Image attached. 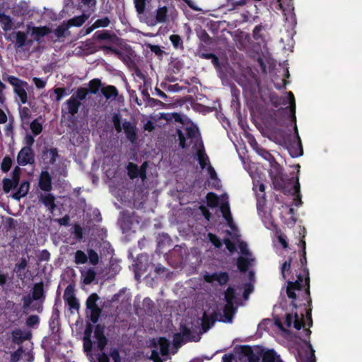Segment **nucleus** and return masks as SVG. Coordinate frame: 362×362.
Returning <instances> with one entry per match:
<instances>
[{"mask_svg":"<svg viewBox=\"0 0 362 362\" xmlns=\"http://www.w3.org/2000/svg\"><path fill=\"white\" fill-rule=\"evenodd\" d=\"M94 337L96 340L97 349L99 351H104L107 344L108 340L105 335V326L97 324L95 327Z\"/></svg>","mask_w":362,"mask_h":362,"instance_id":"ddd939ff","label":"nucleus"},{"mask_svg":"<svg viewBox=\"0 0 362 362\" xmlns=\"http://www.w3.org/2000/svg\"><path fill=\"white\" fill-rule=\"evenodd\" d=\"M88 261V257L82 250H77L75 253V263L77 264H85Z\"/></svg>","mask_w":362,"mask_h":362,"instance_id":"603ef678","label":"nucleus"},{"mask_svg":"<svg viewBox=\"0 0 362 362\" xmlns=\"http://www.w3.org/2000/svg\"><path fill=\"white\" fill-rule=\"evenodd\" d=\"M217 320V313H214L212 315L208 316L206 313L204 314L202 320V333L207 332Z\"/></svg>","mask_w":362,"mask_h":362,"instance_id":"b1692460","label":"nucleus"},{"mask_svg":"<svg viewBox=\"0 0 362 362\" xmlns=\"http://www.w3.org/2000/svg\"><path fill=\"white\" fill-rule=\"evenodd\" d=\"M229 281V274L226 272H218V275L217 277L218 284L220 286H225Z\"/></svg>","mask_w":362,"mask_h":362,"instance_id":"864d4df0","label":"nucleus"},{"mask_svg":"<svg viewBox=\"0 0 362 362\" xmlns=\"http://www.w3.org/2000/svg\"><path fill=\"white\" fill-rule=\"evenodd\" d=\"M15 34V44L14 48L16 52L24 51V47H26L27 33L23 31H17Z\"/></svg>","mask_w":362,"mask_h":362,"instance_id":"412c9836","label":"nucleus"},{"mask_svg":"<svg viewBox=\"0 0 362 362\" xmlns=\"http://www.w3.org/2000/svg\"><path fill=\"white\" fill-rule=\"evenodd\" d=\"M261 357L262 362H276L279 356L276 355L274 349H268L267 351L263 350Z\"/></svg>","mask_w":362,"mask_h":362,"instance_id":"473e14b6","label":"nucleus"},{"mask_svg":"<svg viewBox=\"0 0 362 362\" xmlns=\"http://www.w3.org/2000/svg\"><path fill=\"white\" fill-rule=\"evenodd\" d=\"M2 78L4 81L8 82L13 86V91L18 98L21 104H25L28 103L27 90L31 87L27 81H23L17 76L8 75L7 74H3Z\"/></svg>","mask_w":362,"mask_h":362,"instance_id":"20e7f679","label":"nucleus"},{"mask_svg":"<svg viewBox=\"0 0 362 362\" xmlns=\"http://www.w3.org/2000/svg\"><path fill=\"white\" fill-rule=\"evenodd\" d=\"M100 85H101V82H100V79L95 78V79L91 80L89 82V87H90V93H94V94L96 93L98 91Z\"/></svg>","mask_w":362,"mask_h":362,"instance_id":"338daca9","label":"nucleus"},{"mask_svg":"<svg viewBox=\"0 0 362 362\" xmlns=\"http://www.w3.org/2000/svg\"><path fill=\"white\" fill-rule=\"evenodd\" d=\"M30 189V183L27 180L23 181L17 189V191L13 194L12 197L16 200H20L21 198L25 197Z\"/></svg>","mask_w":362,"mask_h":362,"instance_id":"a878e982","label":"nucleus"},{"mask_svg":"<svg viewBox=\"0 0 362 362\" xmlns=\"http://www.w3.org/2000/svg\"><path fill=\"white\" fill-rule=\"evenodd\" d=\"M95 276L96 273L95 270L92 268L88 269L84 276L83 283L86 284H90L94 281Z\"/></svg>","mask_w":362,"mask_h":362,"instance_id":"6e6d98bb","label":"nucleus"},{"mask_svg":"<svg viewBox=\"0 0 362 362\" xmlns=\"http://www.w3.org/2000/svg\"><path fill=\"white\" fill-rule=\"evenodd\" d=\"M101 49L103 50L105 54H114L120 59H123L124 58V53L112 46L103 45L101 47Z\"/></svg>","mask_w":362,"mask_h":362,"instance_id":"79ce46f5","label":"nucleus"},{"mask_svg":"<svg viewBox=\"0 0 362 362\" xmlns=\"http://www.w3.org/2000/svg\"><path fill=\"white\" fill-rule=\"evenodd\" d=\"M68 29L69 26H67L65 21H64L54 30V34L58 39L64 37L65 33L68 30Z\"/></svg>","mask_w":362,"mask_h":362,"instance_id":"a18cd8bd","label":"nucleus"},{"mask_svg":"<svg viewBox=\"0 0 362 362\" xmlns=\"http://www.w3.org/2000/svg\"><path fill=\"white\" fill-rule=\"evenodd\" d=\"M221 211L223 218L227 221L229 226L233 228V221L231 216L229 204L228 203L223 204L221 206Z\"/></svg>","mask_w":362,"mask_h":362,"instance_id":"72a5a7b5","label":"nucleus"},{"mask_svg":"<svg viewBox=\"0 0 362 362\" xmlns=\"http://www.w3.org/2000/svg\"><path fill=\"white\" fill-rule=\"evenodd\" d=\"M135 267V276L139 274H144L145 273L151 274L148 272V268L151 267L154 269V278L158 279L166 276L167 269L161 264L155 265L148 262V257L146 255H141L137 257Z\"/></svg>","mask_w":362,"mask_h":362,"instance_id":"39448f33","label":"nucleus"},{"mask_svg":"<svg viewBox=\"0 0 362 362\" xmlns=\"http://www.w3.org/2000/svg\"><path fill=\"white\" fill-rule=\"evenodd\" d=\"M112 122L117 133L124 130L126 138L134 144L138 139V129L134 123L125 120L122 122V116L119 112H115L112 116Z\"/></svg>","mask_w":362,"mask_h":362,"instance_id":"7ed1b4c3","label":"nucleus"},{"mask_svg":"<svg viewBox=\"0 0 362 362\" xmlns=\"http://www.w3.org/2000/svg\"><path fill=\"white\" fill-rule=\"evenodd\" d=\"M285 324L286 327H291L292 324L297 330H300L304 327V321L303 318H300L298 313H296L294 316L291 313H287L285 317Z\"/></svg>","mask_w":362,"mask_h":362,"instance_id":"aec40b11","label":"nucleus"},{"mask_svg":"<svg viewBox=\"0 0 362 362\" xmlns=\"http://www.w3.org/2000/svg\"><path fill=\"white\" fill-rule=\"evenodd\" d=\"M288 95V101L286 102L285 100L281 103L282 104L285 105L287 103H289V106L286 107L285 109H281L282 110H289L290 112V117H291L292 121L294 122V123H296V101H295V97L293 93L291 91L287 92Z\"/></svg>","mask_w":362,"mask_h":362,"instance_id":"4be33fe9","label":"nucleus"},{"mask_svg":"<svg viewBox=\"0 0 362 362\" xmlns=\"http://www.w3.org/2000/svg\"><path fill=\"white\" fill-rule=\"evenodd\" d=\"M39 202L43 204L50 213H53L56 208V197L55 196L49 192L40 193L37 195Z\"/></svg>","mask_w":362,"mask_h":362,"instance_id":"f8f14e48","label":"nucleus"},{"mask_svg":"<svg viewBox=\"0 0 362 362\" xmlns=\"http://www.w3.org/2000/svg\"><path fill=\"white\" fill-rule=\"evenodd\" d=\"M74 298H76L75 295L74 286L71 284H69L64 291V300L66 302Z\"/></svg>","mask_w":362,"mask_h":362,"instance_id":"09e8293b","label":"nucleus"},{"mask_svg":"<svg viewBox=\"0 0 362 362\" xmlns=\"http://www.w3.org/2000/svg\"><path fill=\"white\" fill-rule=\"evenodd\" d=\"M40 322V318L37 315H31L25 320V325L29 328H38Z\"/></svg>","mask_w":362,"mask_h":362,"instance_id":"4c0bfd02","label":"nucleus"},{"mask_svg":"<svg viewBox=\"0 0 362 362\" xmlns=\"http://www.w3.org/2000/svg\"><path fill=\"white\" fill-rule=\"evenodd\" d=\"M211 60L216 70L219 73L220 76L222 77V75H224L223 69L226 66L220 62L218 57L216 54H214Z\"/></svg>","mask_w":362,"mask_h":362,"instance_id":"49530a36","label":"nucleus"},{"mask_svg":"<svg viewBox=\"0 0 362 362\" xmlns=\"http://www.w3.org/2000/svg\"><path fill=\"white\" fill-rule=\"evenodd\" d=\"M40 117L35 119L30 124V128L34 136L39 135L42 131V124L40 122Z\"/></svg>","mask_w":362,"mask_h":362,"instance_id":"a19ab883","label":"nucleus"},{"mask_svg":"<svg viewBox=\"0 0 362 362\" xmlns=\"http://www.w3.org/2000/svg\"><path fill=\"white\" fill-rule=\"evenodd\" d=\"M209 240L214 245L216 248H221L223 245L221 239L215 234L209 233L208 235Z\"/></svg>","mask_w":362,"mask_h":362,"instance_id":"5fc2aeb1","label":"nucleus"},{"mask_svg":"<svg viewBox=\"0 0 362 362\" xmlns=\"http://www.w3.org/2000/svg\"><path fill=\"white\" fill-rule=\"evenodd\" d=\"M66 105L69 113L74 116L78 112L81 102L76 100L74 95H72L66 100Z\"/></svg>","mask_w":362,"mask_h":362,"instance_id":"cd10ccee","label":"nucleus"},{"mask_svg":"<svg viewBox=\"0 0 362 362\" xmlns=\"http://www.w3.org/2000/svg\"><path fill=\"white\" fill-rule=\"evenodd\" d=\"M199 327H194L192 326V329L189 328L185 325H180V331L183 338L185 339V342L187 341H199L201 339L200 334H202Z\"/></svg>","mask_w":362,"mask_h":362,"instance_id":"9b49d317","label":"nucleus"},{"mask_svg":"<svg viewBox=\"0 0 362 362\" xmlns=\"http://www.w3.org/2000/svg\"><path fill=\"white\" fill-rule=\"evenodd\" d=\"M47 158L49 159V163L52 165L54 164V163L56 162V160L58 157L57 148H52L47 151Z\"/></svg>","mask_w":362,"mask_h":362,"instance_id":"13d9d810","label":"nucleus"},{"mask_svg":"<svg viewBox=\"0 0 362 362\" xmlns=\"http://www.w3.org/2000/svg\"><path fill=\"white\" fill-rule=\"evenodd\" d=\"M12 165V160L9 156H5L1 162V168L4 173L9 171Z\"/></svg>","mask_w":362,"mask_h":362,"instance_id":"bf43d9fd","label":"nucleus"},{"mask_svg":"<svg viewBox=\"0 0 362 362\" xmlns=\"http://www.w3.org/2000/svg\"><path fill=\"white\" fill-rule=\"evenodd\" d=\"M185 131L187 136L191 139L196 138L199 134V129L196 126L187 127Z\"/></svg>","mask_w":362,"mask_h":362,"instance_id":"69168bd1","label":"nucleus"},{"mask_svg":"<svg viewBox=\"0 0 362 362\" xmlns=\"http://www.w3.org/2000/svg\"><path fill=\"white\" fill-rule=\"evenodd\" d=\"M0 21L2 23V28L4 31H8L12 28V21L9 16L2 14V17H1Z\"/></svg>","mask_w":362,"mask_h":362,"instance_id":"de8ad7c7","label":"nucleus"},{"mask_svg":"<svg viewBox=\"0 0 362 362\" xmlns=\"http://www.w3.org/2000/svg\"><path fill=\"white\" fill-rule=\"evenodd\" d=\"M168 8L164 6L156 10V17L147 18L146 23L150 25H155L157 23H165L168 20Z\"/></svg>","mask_w":362,"mask_h":362,"instance_id":"f3484780","label":"nucleus"},{"mask_svg":"<svg viewBox=\"0 0 362 362\" xmlns=\"http://www.w3.org/2000/svg\"><path fill=\"white\" fill-rule=\"evenodd\" d=\"M88 90L87 88L80 87L77 89L76 93L74 94L73 95L75 96L76 100H83L86 99V98L88 95Z\"/></svg>","mask_w":362,"mask_h":362,"instance_id":"e2e57ef3","label":"nucleus"},{"mask_svg":"<svg viewBox=\"0 0 362 362\" xmlns=\"http://www.w3.org/2000/svg\"><path fill=\"white\" fill-rule=\"evenodd\" d=\"M170 40L175 48L177 49L182 47V40L179 35H171Z\"/></svg>","mask_w":362,"mask_h":362,"instance_id":"680f3d73","label":"nucleus"},{"mask_svg":"<svg viewBox=\"0 0 362 362\" xmlns=\"http://www.w3.org/2000/svg\"><path fill=\"white\" fill-rule=\"evenodd\" d=\"M296 251L293 252L291 254V255L288 257V260H286L281 265V273L282 277L284 279H286V273H289L291 272V266L292 259L294 257H296Z\"/></svg>","mask_w":362,"mask_h":362,"instance_id":"f704fd0d","label":"nucleus"},{"mask_svg":"<svg viewBox=\"0 0 362 362\" xmlns=\"http://www.w3.org/2000/svg\"><path fill=\"white\" fill-rule=\"evenodd\" d=\"M17 163L21 166L33 164L35 163V153L33 148L30 146L23 147L18 153Z\"/></svg>","mask_w":362,"mask_h":362,"instance_id":"9d476101","label":"nucleus"},{"mask_svg":"<svg viewBox=\"0 0 362 362\" xmlns=\"http://www.w3.org/2000/svg\"><path fill=\"white\" fill-rule=\"evenodd\" d=\"M134 214V211L131 212L129 211H123L121 212L119 224L124 233L128 232L132 229L133 225Z\"/></svg>","mask_w":362,"mask_h":362,"instance_id":"a211bd4d","label":"nucleus"},{"mask_svg":"<svg viewBox=\"0 0 362 362\" xmlns=\"http://www.w3.org/2000/svg\"><path fill=\"white\" fill-rule=\"evenodd\" d=\"M110 21L108 17H104L96 20L93 23V28H105L109 26Z\"/></svg>","mask_w":362,"mask_h":362,"instance_id":"4d7b16f0","label":"nucleus"},{"mask_svg":"<svg viewBox=\"0 0 362 362\" xmlns=\"http://www.w3.org/2000/svg\"><path fill=\"white\" fill-rule=\"evenodd\" d=\"M207 204L210 207H216L218 203V197L214 192H209L206 195Z\"/></svg>","mask_w":362,"mask_h":362,"instance_id":"8fccbe9b","label":"nucleus"},{"mask_svg":"<svg viewBox=\"0 0 362 362\" xmlns=\"http://www.w3.org/2000/svg\"><path fill=\"white\" fill-rule=\"evenodd\" d=\"M38 186L45 192H49L52 189V180L47 170H42L40 175Z\"/></svg>","mask_w":362,"mask_h":362,"instance_id":"dca6fc26","label":"nucleus"},{"mask_svg":"<svg viewBox=\"0 0 362 362\" xmlns=\"http://www.w3.org/2000/svg\"><path fill=\"white\" fill-rule=\"evenodd\" d=\"M31 296L35 301L39 302L33 304L31 307V310H36L37 313H41L43 310V303L46 298L43 281L35 283L33 285L31 290Z\"/></svg>","mask_w":362,"mask_h":362,"instance_id":"423d86ee","label":"nucleus"},{"mask_svg":"<svg viewBox=\"0 0 362 362\" xmlns=\"http://www.w3.org/2000/svg\"><path fill=\"white\" fill-rule=\"evenodd\" d=\"M88 255L90 263L93 265H96L99 262V256L98 253L94 250L90 249L88 250Z\"/></svg>","mask_w":362,"mask_h":362,"instance_id":"0e129e2a","label":"nucleus"},{"mask_svg":"<svg viewBox=\"0 0 362 362\" xmlns=\"http://www.w3.org/2000/svg\"><path fill=\"white\" fill-rule=\"evenodd\" d=\"M148 46L152 52H153L160 59H162L165 52L161 49L159 45L149 44Z\"/></svg>","mask_w":362,"mask_h":362,"instance_id":"052dcab7","label":"nucleus"},{"mask_svg":"<svg viewBox=\"0 0 362 362\" xmlns=\"http://www.w3.org/2000/svg\"><path fill=\"white\" fill-rule=\"evenodd\" d=\"M127 170L130 179L134 180L139 177V167L136 164L134 163H129L127 166Z\"/></svg>","mask_w":362,"mask_h":362,"instance_id":"37998d69","label":"nucleus"},{"mask_svg":"<svg viewBox=\"0 0 362 362\" xmlns=\"http://www.w3.org/2000/svg\"><path fill=\"white\" fill-rule=\"evenodd\" d=\"M147 0H134L136 11L139 15L144 14Z\"/></svg>","mask_w":362,"mask_h":362,"instance_id":"3c124183","label":"nucleus"},{"mask_svg":"<svg viewBox=\"0 0 362 362\" xmlns=\"http://www.w3.org/2000/svg\"><path fill=\"white\" fill-rule=\"evenodd\" d=\"M87 18V16L83 14L81 16H74L65 23L66 25L69 26V28L71 27H80L86 22Z\"/></svg>","mask_w":362,"mask_h":362,"instance_id":"2f4dec72","label":"nucleus"},{"mask_svg":"<svg viewBox=\"0 0 362 362\" xmlns=\"http://www.w3.org/2000/svg\"><path fill=\"white\" fill-rule=\"evenodd\" d=\"M224 297L227 306H233L236 298L235 289L233 287L229 286L225 291Z\"/></svg>","mask_w":362,"mask_h":362,"instance_id":"c9c22d12","label":"nucleus"},{"mask_svg":"<svg viewBox=\"0 0 362 362\" xmlns=\"http://www.w3.org/2000/svg\"><path fill=\"white\" fill-rule=\"evenodd\" d=\"M12 341L16 344H21L26 340H30L33 337V333L30 330L22 331L21 329H16L11 332Z\"/></svg>","mask_w":362,"mask_h":362,"instance_id":"6ab92c4d","label":"nucleus"},{"mask_svg":"<svg viewBox=\"0 0 362 362\" xmlns=\"http://www.w3.org/2000/svg\"><path fill=\"white\" fill-rule=\"evenodd\" d=\"M2 184L4 192L8 193L11 189L16 188L19 183L9 178H4Z\"/></svg>","mask_w":362,"mask_h":362,"instance_id":"ea45409f","label":"nucleus"},{"mask_svg":"<svg viewBox=\"0 0 362 362\" xmlns=\"http://www.w3.org/2000/svg\"><path fill=\"white\" fill-rule=\"evenodd\" d=\"M262 352L263 349L260 346L257 347L256 352L249 345H245L241 347V353L247 358L248 362H259Z\"/></svg>","mask_w":362,"mask_h":362,"instance_id":"2eb2a0df","label":"nucleus"},{"mask_svg":"<svg viewBox=\"0 0 362 362\" xmlns=\"http://www.w3.org/2000/svg\"><path fill=\"white\" fill-rule=\"evenodd\" d=\"M98 300V295L96 293H93L88 297L86 302V308L90 310V320L94 324L98 322L102 312L97 304Z\"/></svg>","mask_w":362,"mask_h":362,"instance_id":"6e6552de","label":"nucleus"},{"mask_svg":"<svg viewBox=\"0 0 362 362\" xmlns=\"http://www.w3.org/2000/svg\"><path fill=\"white\" fill-rule=\"evenodd\" d=\"M274 188L276 190L281 191L286 195L293 194L296 195L300 204L302 203L301 197L300 194V182L298 176L293 174L291 177H288L286 174L278 173L273 178Z\"/></svg>","mask_w":362,"mask_h":362,"instance_id":"f257e3e1","label":"nucleus"},{"mask_svg":"<svg viewBox=\"0 0 362 362\" xmlns=\"http://www.w3.org/2000/svg\"><path fill=\"white\" fill-rule=\"evenodd\" d=\"M253 190L256 194L257 209L262 208L265 206L267 202L264 184L257 180V182L253 183Z\"/></svg>","mask_w":362,"mask_h":362,"instance_id":"4468645a","label":"nucleus"},{"mask_svg":"<svg viewBox=\"0 0 362 362\" xmlns=\"http://www.w3.org/2000/svg\"><path fill=\"white\" fill-rule=\"evenodd\" d=\"M102 94L107 99H115L118 96V90L115 86L108 85L101 90Z\"/></svg>","mask_w":362,"mask_h":362,"instance_id":"c756f323","label":"nucleus"},{"mask_svg":"<svg viewBox=\"0 0 362 362\" xmlns=\"http://www.w3.org/2000/svg\"><path fill=\"white\" fill-rule=\"evenodd\" d=\"M24 352V350L22 346H20L16 351L11 355V362H18L20 359L22 358V355Z\"/></svg>","mask_w":362,"mask_h":362,"instance_id":"774afa93","label":"nucleus"},{"mask_svg":"<svg viewBox=\"0 0 362 362\" xmlns=\"http://www.w3.org/2000/svg\"><path fill=\"white\" fill-rule=\"evenodd\" d=\"M305 235L303 234V238L300 240L298 246L300 247L301 250L299 252V264L303 267V272L307 275L306 278V284L308 285L307 290L305 291V294L309 297L310 294V276H309V269L307 267V257H306V243L303 240Z\"/></svg>","mask_w":362,"mask_h":362,"instance_id":"1a4fd4ad","label":"nucleus"},{"mask_svg":"<svg viewBox=\"0 0 362 362\" xmlns=\"http://www.w3.org/2000/svg\"><path fill=\"white\" fill-rule=\"evenodd\" d=\"M250 260L244 257H239L237 260V266L241 272H245L250 266Z\"/></svg>","mask_w":362,"mask_h":362,"instance_id":"c03bdc74","label":"nucleus"},{"mask_svg":"<svg viewBox=\"0 0 362 362\" xmlns=\"http://www.w3.org/2000/svg\"><path fill=\"white\" fill-rule=\"evenodd\" d=\"M295 136L293 139L287 141V148L292 158H297L303 155V145L298 132L296 123H294Z\"/></svg>","mask_w":362,"mask_h":362,"instance_id":"0eeeda50","label":"nucleus"},{"mask_svg":"<svg viewBox=\"0 0 362 362\" xmlns=\"http://www.w3.org/2000/svg\"><path fill=\"white\" fill-rule=\"evenodd\" d=\"M197 156L200 167L202 168V169L205 168V167L207 165V163L209 162V159L208 156L205 153L204 147L202 142L200 144V148L197 151Z\"/></svg>","mask_w":362,"mask_h":362,"instance_id":"c85d7f7f","label":"nucleus"},{"mask_svg":"<svg viewBox=\"0 0 362 362\" xmlns=\"http://www.w3.org/2000/svg\"><path fill=\"white\" fill-rule=\"evenodd\" d=\"M300 266L302 269V273H300L297 275V279L295 281H288L286 287V294L289 298L296 300L297 298L296 291L302 292V300L305 301L303 302V304L304 305H310L312 304L310 293L309 294V297L307 296L305 294V291L308 288V285L306 284L307 275L303 272V267H302L300 264Z\"/></svg>","mask_w":362,"mask_h":362,"instance_id":"f03ea898","label":"nucleus"},{"mask_svg":"<svg viewBox=\"0 0 362 362\" xmlns=\"http://www.w3.org/2000/svg\"><path fill=\"white\" fill-rule=\"evenodd\" d=\"M51 29L47 26H35L32 28V35L34 36V40L38 43L41 42V39L51 33Z\"/></svg>","mask_w":362,"mask_h":362,"instance_id":"5701e85b","label":"nucleus"},{"mask_svg":"<svg viewBox=\"0 0 362 362\" xmlns=\"http://www.w3.org/2000/svg\"><path fill=\"white\" fill-rule=\"evenodd\" d=\"M158 344L160 348V353L162 356H167L169 353L170 342L165 337H160Z\"/></svg>","mask_w":362,"mask_h":362,"instance_id":"58836bf2","label":"nucleus"},{"mask_svg":"<svg viewBox=\"0 0 362 362\" xmlns=\"http://www.w3.org/2000/svg\"><path fill=\"white\" fill-rule=\"evenodd\" d=\"M251 145L256 152L266 160L272 161L274 160V156L267 150L259 146L256 141H254V144L251 143Z\"/></svg>","mask_w":362,"mask_h":362,"instance_id":"7c9ffc66","label":"nucleus"},{"mask_svg":"<svg viewBox=\"0 0 362 362\" xmlns=\"http://www.w3.org/2000/svg\"><path fill=\"white\" fill-rule=\"evenodd\" d=\"M303 343L307 346L308 350L305 351V358L301 362H316L315 350L309 340H303Z\"/></svg>","mask_w":362,"mask_h":362,"instance_id":"bb28decb","label":"nucleus"},{"mask_svg":"<svg viewBox=\"0 0 362 362\" xmlns=\"http://www.w3.org/2000/svg\"><path fill=\"white\" fill-rule=\"evenodd\" d=\"M93 37L97 40H108L110 42H115V41L117 40V37L115 34H111L109 30H106L95 32Z\"/></svg>","mask_w":362,"mask_h":362,"instance_id":"393cba45","label":"nucleus"},{"mask_svg":"<svg viewBox=\"0 0 362 362\" xmlns=\"http://www.w3.org/2000/svg\"><path fill=\"white\" fill-rule=\"evenodd\" d=\"M28 266V262L25 258L22 257L18 263H17L15 266L14 271L17 273L18 277L21 279H23L25 277V274H22L25 268Z\"/></svg>","mask_w":362,"mask_h":362,"instance_id":"e433bc0d","label":"nucleus"}]
</instances>
